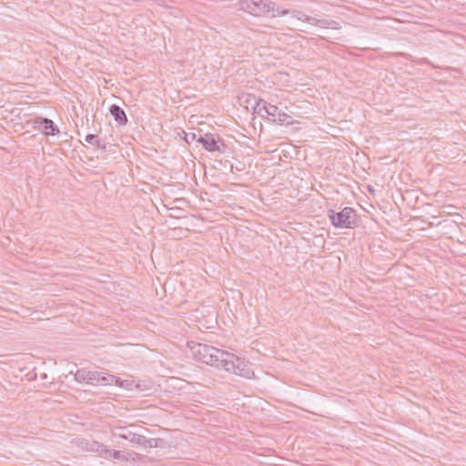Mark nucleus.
<instances>
[{
	"label": "nucleus",
	"mask_w": 466,
	"mask_h": 466,
	"mask_svg": "<svg viewBox=\"0 0 466 466\" xmlns=\"http://www.w3.org/2000/svg\"><path fill=\"white\" fill-rule=\"evenodd\" d=\"M85 140H86L87 143H89V144H91V145L96 146V145H98V140H99V139L97 138V136H96V135H94V134H88V135H86V136Z\"/></svg>",
	"instance_id": "nucleus-15"
},
{
	"label": "nucleus",
	"mask_w": 466,
	"mask_h": 466,
	"mask_svg": "<svg viewBox=\"0 0 466 466\" xmlns=\"http://www.w3.org/2000/svg\"><path fill=\"white\" fill-rule=\"evenodd\" d=\"M109 112L116 122H117L119 125L124 126L127 123V116L119 106L117 105H112L109 107Z\"/></svg>",
	"instance_id": "nucleus-10"
},
{
	"label": "nucleus",
	"mask_w": 466,
	"mask_h": 466,
	"mask_svg": "<svg viewBox=\"0 0 466 466\" xmlns=\"http://www.w3.org/2000/svg\"><path fill=\"white\" fill-rule=\"evenodd\" d=\"M198 142L208 152L224 153L227 147L223 139L218 136L212 133H206L205 135H198Z\"/></svg>",
	"instance_id": "nucleus-4"
},
{
	"label": "nucleus",
	"mask_w": 466,
	"mask_h": 466,
	"mask_svg": "<svg viewBox=\"0 0 466 466\" xmlns=\"http://www.w3.org/2000/svg\"><path fill=\"white\" fill-rule=\"evenodd\" d=\"M238 5L240 10L255 16L276 17L289 15L290 18L305 22L322 29H340L335 25L329 26L330 23L325 19H317L298 10L276 7V4L269 0H238Z\"/></svg>",
	"instance_id": "nucleus-2"
},
{
	"label": "nucleus",
	"mask_w": 466,
	"mask_h": 466,
	"mask_svg": "<svg viewBox=\"0 0 466 466\" xmlns=\"http://www.w3.org/2000/svg\"><path fill=\"white\" fill-rule=\"evenodd\" d=\"M157 440L156 439V442L155 441H151V445H147V447H156L157 446Z\"/></svg>",
	"instance_id": "nucleus-18"
},
{
	"label": "nucleus",
	"mask_w": 466,
	"mask_h": 466,
	"mask_svg": "<svg viewBox=\"0 0 466 466\" xmlns=\"http://www.w3.org/2000/svg\"><path fill=\"white\" fill-rule=\"evenodd\" d=\"M107 452V458L106 459H116V460H119V461H129L131 458L133 459V455H135V453H123L122 451H115V450H110Z\"/></svg>",
	"instance_id": "nucleus-11"
},
{
	"label": "nucleus",
	"mask_w": 466,
	"mask_h": 466,
	"mask_svg": "<svg viewBox=\"0 0 466 466\" xmlns=\"http://www.w3.org/2000/svg\"><path fill=\"white\" fill-rule=\"evenodd\" d=\"M89 375H92L91 374V370H84V369L78 370L75 373V380L77 382H85L86 384H89V380H90Z\"/></svg>",
	"instance_id": "nucleus-12"
},
{
	"label": "nucleus",
	"mask_w": 466,
	"mask_h": 466,
	"mask_svg": "<svg viewBox=\"0 0 466 466\" xmlns=\"http://www.w3.org/2000/svg\"><path fill=\"white\" fill-rule=\"evenodd\" d=\"M394 56H403V57H410V55H407V54H404V53H394L393 54Z\"/></svg>",
	"instance_id": "nucleus-16"
},
{
	"label": "nucleus",
	"mask_w": 466,
	"mask_h": 466,
	"mask_svg": "<svg viewBox=\"0 0 466 466\" xmlns=\"http://www.w3.org/2000/svg\"><path fill=\"white\" fill-rule=\"evenodd\" d=\"M86 451L97 453L99 456H101L105 459L107 458L106 451H109V449L106 445L99 443L96 441H86Z\"/></svg>",
	"instance_id": "nucleus-9"
},
{
	"label": "nucleus",
	"mask_w": 466,
	"mask_h": 466,
	"mask_svg": "<svg viewBox=\"0 0 466 466\" xmlns=\"http://www.w3.org/2000/svg\"><path fill=\"white\" fill-rule=\"evenodd\" d=\"M34 127L42 130L46 136H55L59 133L58 127L55 125L53 120L46 117H36L34 120Z\"/></svg>",
	"instance_id": "nucleus-7"
},
{
	"label": "nucleus",
	"mask_w": 466,
	"mask_h": 466,
	"mask_svg": "<svg viewBox=\"0 0 466 466\" xmlns=\"http://www.w3.org/2000/svg\"><path fill=\"white\" fill-rule=\"evenodd\" d=\"M92 375H89V384L93 386H98V385H116L118 384L119 378L98 371H91Z\"/></svg>",
	"instance_id": "nucleus-6"
},
{
	"label": "nucleus",
	"mask_w": 466,
	"mask_h": 466,
	"mask_svg": "<svg viewBox=\"0 0 466 466\" xmlns=\"http://www.w3.org/2000/svg\"><path fill=\"white\" fill-rule=\"evenodd\" d=\"M187 346L194 358L202 363L218 369H223L226 371L246 378H248L250 373H253L248 362L232 352L195 341L188 342Z\"/></svg>",
	"instance_id": "nucleus-1"
},
{
	"label": "nucleus",
	"mask_w": 466,
	"mask_h": 466,
	"mask_svg": "<svg viewBox=\"0 0 466 466\" xmlns=\"http://www.w3.org/2000/svg\"><path fill=\"white\" fill-rule=\"evenodd\" d=\"M264 111L269 117V119L272 120L273 122H278L279 124L289 123V119L290 118V116L287 113L279 110L277 106H264Z\"/></svg>",
	"instance_id": "nucleus-8"
},
{
	"label": "nucleus",
	"mask_w": 466,
	"mask_h": 466,
	"mask_svg": "<svg viewBox=\"0 0 466 466\" xmlns=\"http://www.w3.org/2000/svg\"><path fill=\"white\" fill-rule=\"evenodd\" d=\"M328 217L336 228H353L357 225V214L352 208L346 207L339 212L329 209Z\"/></svg>",
	"instance_id": "nucleus-3"
},
{
	"label": "nucleus",
	"mask_w": 466,
	"mask_h": 466,
	"mask_svg": "<svg viewBox=\"0 0 466 466\" xmlns=\"http://www.w3.org/2000/svg\"><path fill=\"white\" fill-rule=\"evenodd\" d=\"M182 133L184 135L183 139L186 143L189 144L191 141L196 140L198 142V135L196 133H187L184 130H182Z\"/></svg>",
	"instance_id": "nucleus-13"
},
{
	"label": "nucleus",
	"mask_w": 466,
	"mask_h": 466,
	"mask_svg": "<svg viewBox=\"0 0 466 466\" xmlns=\"http://www.w3.org/2000/svg\"><path fill=\"white\" fill-rule=\"evenodd\" d=\"M114 434L116 437L129 441L132 443H136V444L141 445L143 447L151 445V441L156 442V439H147L144 435H140V434L132 432L127 427L117 428Z\"/></svg>",
	"instance_id": "nucleus-5"
},
{
	"label": "nucleus",
	"mask_w": 466,
	"mask_h": 466,
	"mask_svg": "<svg viewBox=\"0 0 466 466\" xmlns=\"http://www.w3.org/2000/svg\"><path fill=\"white\" fill-rule=\"evenodd\" d=\"M96 147L97 148H101V149H104V150H105V149H106V144H105V143H103V144H102L100 140H98V145H96Z\"/></svg>",
	"instance_id": "nucleus-17"
},
{
	"label": "nucleus",
	"mask_w": 466,
	"mask_h": 466,
	"mask_svg": "<svg viewBox=\"0 0 466 466\" xmlns=\"http://www.w3.org/2000/svg\"><path fill=\"white\" fill-rule=\"evenodd\" d=\"M269 104L268 102H266L265 100L263 99H258V101L256 103V106H255V111H257L258 114H260L262 112V110H264V106H268Z\"/></svg>",
	"instance_id": "nucleus-14"
}]
</instances>
